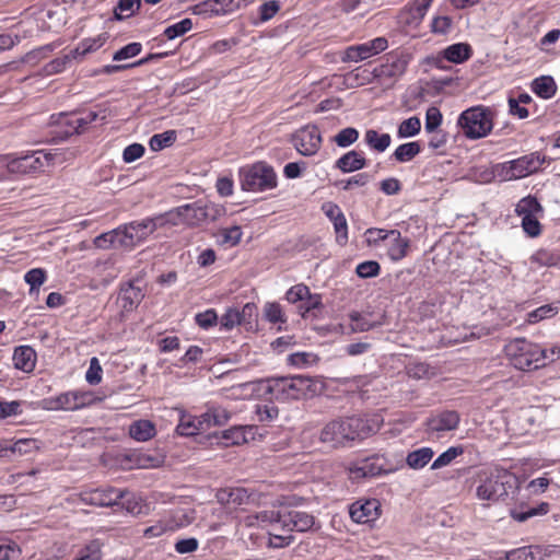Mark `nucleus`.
<instances>
[{
  "label": "nucleus",
  "mask_w": 560,
  "mask_h": 560,
  "mask_svg": "<svg viewBox=\"0 0 560 560\" xmlns=\"http://www.w3.org/2000/svg\"><path fill=\"white\" fill-rule=\"evenodd\" d=\"M476 497L497 502L514 494L520 488L518 477L503 468H486L476 472Z\"/></svg>",
  "instance_id": "1"
},
{
  "label": "nucleus",
  "mask_w": 560,
  "mask_h": 560,
  "mask_svg": "<svg viewBox=\"0 0 560 560\" xmlns=\"http://www.w3.org/2000/svg\"><path fill=\"white\" fill-rule=\"evenodd\" d=\"M373 432L368 420L360 417H347L328 422L320 431L319 440L332 447L347 446L355 440H362Z\"/></svg>",
  "instance_id": "2"
},
{
  "label": "nucleus",
  "mask_w": 560,
  "mask_h": 560,
  "mask_svg": "<svg viewBox=\"0 0 560 560\" xmlns=\"http://www.w3.org/2000/svg\"><path fill=\"white\" fill-rule=\"evenodd\" d=\"M266 392L276 400L290 401L313 397L317 387L313 378L307 376H281L268 380Z\"/></svg>",
  "instance_id": "3"
},
{
  "label": "nucleus",
  "mask_w": 560,
  "mask_h": 560,
  "mask_svg": "<svg viewBox=\"0 0 560 560\" xmlns=\"http://www.w3.org/2000/svg\"><path fill=\"white\" fill-rule=\"evenodd\" d=\"M5 159L8 171L20 175L44 172L46 167L65 161L63 153L60 150H36L30 154L22 156L9 155Z\"/></svg>",
  "instance_id": "4"
},
{
  "label": "nucleus",
  "mask_w": 560,
  "mask_h": 560,
  "mask_svg": "<svg viewBox=\"0 0 560 560\" xmlns=\"http://www.w3.org/2000/svg\"><path fill=\"white\" fill-rule=\"evenodd\" d=\"M510 363L517 370L532 371L539 368L542 347L525 338H515L504 346Z\"/></svg>",
  "instance_id": "5"
},
{
  "label": "nucleus",
  "mask_w": 560,
  "mask_h": 560,
  "mask_svg": "<svg viewBox=\"0 0 560 560\" xmlns=\"http://www.w3.org/2000/svg\"><path fill=\"white\" fill-rule=\"evenodd\" d=\"M167 224V217L160 214L153 218H145L140 221H132L119 225L122 234L120 240L121 248L132 249L143 243L159 228Z\"/></svg>",
  "instance_id": "6"
},
{
  "label": "nucleus",
  "mask_w": 560,
  "mask_h": 560,
  "mask_svg": "<svg viewBox=\"0 0 560 560\" xmlns=\"http://www.w3.org/2000/svg\"><path fill=\"white\" fill-rule=\"evenodd\" d=\"M466 138L480 139L487 137L493 128L492 112L483 106H475L464 110L457 121Z\"/></svg>",
  "instance_id": "7"
},
{
  "label": "nucleus",
  "mask_w": 560,
  "mask_h": 560,
  "mask_svg": "<svg viewBox=\"0 0 560 560\" xmlns=\"http://www.w3.org/2000/svg\"><path fill=\"white\" fill-rule=\"evenodd\" d=\"M240 183L243 190L265 191L277 186V175L270 165L265 162H257L241 168Z\"/></svg>",
  "instance_id": "8"
},
{
  "label": "nucleus",
  "mask_w": 560,
  "mask_h": 560,
  "mask_svg": "<svg viewBox=\"0 0 560 560\" xmlns=\"http://www.w3.org/2000/svg\"><path fill=\"white\" fill-rule=\"evenodd\" d=\"M515 213L521 218V226L528 237L535 238L541 234L539 220L544 215V208L535 197L522 198L515 206Z\"/></svg>",
  "instance_id": "9"
},
{
  "label": "nucleus",
  "mask_w": 560,
  "mask_h": 560,
  "mask_svg": "<svg viewBox=\"0 0 560 560\" xmlns=\"http://www.w3.org/2000/svg\"><path fill=\"white\" fill-rule=\"evenodd\" d=\"M96 401L92 392L70 390L43 400L46 410L73 411L91 406Z\"/></svg>",
  "instance_id": "10"
},
{
  "label": "nucleus",
  "mask_w": 560,
  "mask_h": 560,
  "mask_svg": "<svg viewBox=\"0 0 560 560\" xmlns=\"http://www.w3.org/2000/svg\"><path fill=\"white\" fill-rule=\"evenodd\" d=\"M544 162L537 152L523 155L501 165V176L504 180L524 178L538 171Z\"/></svg>",
  "instance_id": "11"
},
{
  "label": "nucleus",
  "mask_w": 560,
  "mask_h": 560,
  "mask_svg": "<svg viewBox=\"0 0 560 560\" xmlns=\"http://www.w3.org/2000/svg\"><path fill=\"white\" fill-rule=\"evenodd\" d=\"M407 61L401 56H389L374 68L375 82L383 89H392L406 72Z\"/></svg>",
  "instance_id": "12"
},
{
  "label": "nucleus",
  "mask_w": 560,
  "mask_h": 560,
  "mask_svg": "<svg viewBox=\"0 0 560 560\" xmlns=\"http://www.w3.org/2000/svg\"><path fill=\"white\" fill-rule=\"evenodd\" d=\"M164 215L167 217V224L177 225L183 223L196 226L208 220L209 207L207 205L196 202L180 206Z\"/></svg>",
  "instance_id": "13"
},
{
  "label": "nucleus",
  "mask_w": 560,
  "mask_h": 560,
  "mask_svg": "<svg viewBox=\"0 0 560 560\" xmlns=\"http://www.w3.org/2000/svg\"><path fill=\"white\" fill-rule=\"evenodd\" d=\"M388 47V42L385 37H376L372 40L348 46L341 56L342 62H359L376 56Z\"/></svg>",
  "instance_id": "14"
},
{
  "label": "nucleus",
  "mask_w": 560,
  "mask_h": 560,
  "mask_svg": "<svg viewBox=\"0 0 560 560\" xmlns=\"http://www.w3.org/2000/svg\"><path fill=\"white\" fill-rule=\"evenodd\" d=\"M125 497V491L113 487L91 489L78 494V501L94 506L118 505Z\"/></svg>",
  "instance_id": "15"
},
{
  "label": "nucleus",
  "mask_w": 560,
  "mask_h": 560,
  "mask_svg": "<svg viewBox=\"0 0 560 560\" xmlns=\"http://www.w3.org/2000/svg\"><path fill=\"white\" fill-rule=\"evenodd\" d=\"M292 142L299 153L312 156L320 149L323 139L319 129L316 126L308 125L293 135Z\"/></svg>",
  "instance_id": "16"
},
{
  "label": "nucleus",
  "mask_w": 560,
  "mask_h": 560,
  "mask_svg": "<svg viewBox=\"0 0 560 560\" xmlns=\"http://www.w3.org/2000/svg\"><path fill=\"white\" fill-rule=\"evenodd\" d=\"M322 211L330 220L336 233V242L345 246L348 243V222L341 208L332 202L326 201L322 205Z\"/></svg>",
  "instance_id": "17"
},
{
  "label": "nucleus",
  "mask_w": 560,
  "mask_h": 560,
  "mask_svg": "<svg viewBox=\"0 0 560 560\" xmlns=\"http://www.w3.org/2000/svg\"><path fill=\"white\" fill-rule=\"evenodd\" d=\"M349 514L353 522L368 524L380 517L381 504L376 499L359 500L350 505Z\"/></svg>",
  "instance_id": "18"
},
{
  "label": "nucleus",
  "mask_w": 560,
  "mask_h": 560,
  "mask_svg": "<svg viewBox=\"0 0 560 560\" xmlns=\"http://www.w3.org/2000/svg\"><path fill=\"white\" fill-rule=\"evenodd\" d=\"M315 524V517L306 512L301 511H289L282 513L280 520V528L292 534V532H307Z\"/></svg>",
  "instance_id": "19"
},
{
  "label": "nucleus",
  "mask_w": 560,
  "mask_h": 560,
  "mask_svg": "<svg viewBox=\"0 0 560 560\" xmlns=\"http://www.w3.org/2000/svg\"><path fill=\"white\" fill-rule=\"evenodd\" d=\"M550 555L548 548L529 545L508 551L497 552V560H545Z\"/></svg>",
  "instance_id": "20"
},
{
  "label": "nucleus",
  "mask_w": 560,
  "mask_h": 560,
  "mask_svg": "<svg viewBox=\"0 0 560 560\" xmlns=\"http://www.w3.org/2000/svg\"><path fill=\"white\" fill-rule=\"evenodd\" d=\"M377 457H368L349 466V472L352 479L375 477L382 474V466L377 463Z\"/></svg>",
  "instance_id": "21"
},
{
  "label": "nucleus",
  "mask_w": 560,
  "mask_h": 560,
  "mask_svg": "<svg viewBox=\"0 0 560 560\" xmlns=\"http://www.w3.org/2000/svg\"><path fill=\"white\" fill-rule=\"evenodd\" d=\"M12 360L15 369L31 373L35 369L37 354L31 346H19L14 349Z\"/></svg>",
  "instance_id": "22"
},
{
  "label": "nucleus",
  "mask_w": 560,
  "mask_h": 560,
  "mask_svg": "<svg viewBox=\"0 0 560 560\" xmlns=\"http://www.w3.org/2000/svg\"><path fill=\"white\" fill-rule=\"evenodd\" d=\"M366 166V159L362 152L351 150L341 155L335 163V167L342 173H352Z\"/></svg>",
  "instance_id": "23"
},
{
  "label": "nucleus",
  "mask_w": 560,
  "mask_h": 560,
  "mask_svg": "<svg viewBox=\"0 0 560 560\" xmlns=\"http://www.w3.org/2000/svg\"><path fill=\"white\" fill-rule=\"evenodd\" d=\"M387 255L390 260L399 261L407 256L409 240L401 236L398 230H393L389 241L386 242Z\"/></svg>",
  "instance_id": "24"
},
{
  "label": "nucleus",
  "mask_w": 560,
  "mask_h": 560,
  "mask_svg": "<svg viewBox=\"0 0 560 560\" xmlns=\"http://www.w3.org/2000/svg\"><path fill=\"white\" fill-rule=\"evenodd\" d=\"M432 1L433 0H412L401 14L402 22L411 26L419 25Z\"/></svg>",
  "instance_id": "25"
},
{
  "label": "nucleus",
  "mask_w": 560,
  "mask_h": 560,
  "mask_svg": "<svg viewBox=\"0 0 560 560\" xmlns=\"http://www.w3.org/2000/svg\"><path fill=\"white\" fill-rule=\"evenodd\" d=\"M343 84L348 89H354L375 82L374 69L370 70L365 67H357L343 74Z\"/></svg>",
  "instance_id": "26"
},
{
  "label": "nucleus",
  "mask_w": 560,
  "mask_h": 560,
  "mask_svg": "<svg viewBox=\"0 0 560 560\" xmlns=\"http://www.w3.org/2000/svg\"><path fill=\"white\" fill-rule=\"evenodd\" d=\"M254 433V427H232L221 433V444L223 446L240 445L248 442V434Z\"/></svg>",
  "instance_id": "27"
},
{
  "label": "nucleus",
  "mask_w": 560,
  "mask_h": 560,
  "mask_svg": "<svg viewBox=\"0 0 560 560\" xmlns=\"http://www.w3.org/2000/svg\"><path fill=\"white\" fill-rule=\"evenodd\" d=\"M176 431L179 435L184 436H192L207 431L205 421H202V415H183L180 417L179 423L176 427Z\"/></svg>",
  "instance_id": "28"
},
{
  "label": "nucleus",
  "mask_w": 560,
  "mask_h": 560,
  "mask_svg": "<svg viewBox=\"0 0 560 560\" xmlns=\"http://www.w3.org/2000/svg\"><path fill=\"white\" fill-rule=\"evenodd\" d=\"M98 117V114L96 112L90 110L86 113L78 115H65L63 117V124L69 126L71 130L70 133H82L84 132L88 127L94 122Z\"/></svg>",
  "instance_id": "29"
},
{
  "label": "nucleus",
  "mask_w": 560,
  "mask_h": 560,
  "mask_svg": "<svg viewBox=\"0 0 560 560\" xmlns=\"http://www.w3.org/2000/svg\"><path fill=\"white\" fill-rule=\"evenodd\" d=\"M255 311V305L247 303L243 306L242 311L237 308H229L220 318V325L226 330L240 325L246 315H252Z\"/></svg>",
  "instance_id": "30"
},
{
  "label": "nucleus",
  "mask_w": 560,
  "mask_h": 560,
  "mask_svg": "<svg viewBox=\"0 0 560 560\" xmlns=\"http://www.w3.org/2000/svg\"><path fill=\"white\" fill-rule=\"evenodd\" d=\"M232 413L222 406H212L202 413V421H205L206 430L211 427H221L229 422Z\"/></svg>",
  "instance_id": "31"
},
{
  "label": "nucleus",
  "mask_w": 560,
  "mask_h": 560,
  "mask_svg": "<svg viewBox=\"0 0 560 560\" xmlns=\"http://www.w3.org/2000/svg\"><path fill=\"white\" fill-rule=\"evenodd\" d=\"M143 296L144 294L142 290L130 283L126 288L121 289L119 301L121 303V307L125 311L130 312L140 304Z\"/></svg>",
  "instance_id": "32"
},
{
  "label": "nucleus",
  "mask_w": 560,
  "mask_h": 560,
  "mask_svg": "<svg viewBox=\"0 0 560 560\" xmlns=\"http://www.w3.org/2000/svg\"><path fill=\"white\" fill-rule=\"evenodd\" d=\"M155 433V425L150 420H138L129 425V435L138 442L149 441Z\"/></svg>",
  "instance_id": "33"
},
{
  "label": "nucleus",
  "mask_w": 560,
  "mask_h": 560,
  "mask_svg": "<svg viewBox=\"0 0 560 560\" xmlns=\"http://www.w3.org/2000/svg\"><path fill=\"white\" fill-rule=\"evenodd\" d=\"M217 499L223 504L241 505L248 501L249 494L244 488H226L218 491Z\"/></svg>",
  "instance_id": "34"
},
{
  "label": "nucleus",
  "mask_w": 560,
  "mask_h": 560,
  "mask_svg": "<svg viewBox=\"0 0 560 560\" xmlns=\"http://www.w3.org/2000/svg\"><path fill=\"white\" fill-rule=\"evenodd\" d=\"M532 91L539 97L549 100L555 96L557 85L552 77L541 75L532 82Z\"/></svg>",
  "instance_id": "35"
},
{
  "label": "nucleus",
  "mask_w": 560,
  "mask_h": 560,
  "mask_svg": "<svg viewBox=\"0 0 560 560\" xmlns=\"http://www.w3.org/2000/svg\"><path fill=\"white\" fill-rule=\"evenodd\" d=\"M106 40V34H100L96 37L85 38L81 40L73 50H71L72 57L75 59L78 57H83L90 52L96 51L105 44Z\"/></svg>",
  "instance_id": "36"
},
{
  "label": "nucleus",
  "mask_w": 560,
  "mask_h": 560,
  "mask_svg": "<svg viewBox=\"0 0 560 560\" xmlns=\"http://www.w3.org/2000/svg\"><path fill=\"white\" fill-rule=\"evenodd\" d=\"M434 456L431 447H420L410 452L406 457L407 465L412 469L423 468Z\"/></svg>",
  "instance_id": "37"
},
{
  "label": "nucleus",
  "mask_w": 560,
  "mask_h": 560,
  "mask_svg": "<svg viewBox=\"0 0 560 560\" xmlns=\"http://www.w3.org/2000/svg\"><path fill=\"white\" fill-rule=\"evenodd\" d=\"M9 457L23 456L39 450L36 439H20L13 443L9 441Z\"/></svg>",
  "instance_id": "38"
},
{
  "label": "nucleus",
  "mask_w": 560,
  "mask_h": 560,
  "mask_svg": "<svg viewBox=\"0 0 560 560\" xmlns=\"http://www.w3.org/2000/svg\"><path fill=\"white\" fill-rule=\"evenodd\" d=\"M121 232L119 230V226L117 229H114L109 232H105L98 236H96L93 241V244L95 247L101 249H109L112 247H121L120 246V240H121Z\"/></svg>",
  "instance_id": "39"
},
{
  "label": "nucleus",
  "mask_w": 560,
  "mask_h": 560,
  "mask_svg": "<svg viewBox=\"0 0 560 560\" xmlns=\"http://www.w3.org/2000/svg\"><path fill=\"white\" fill-rule=\"evenodd\" d=\"M364 140L370 148L376 150L377 152H384L392 142V138L388 133H378L373 129L366 130Z\"/></svg>",
  "instance_id": "40"
},
{
  "label": "nucleus",
  "mask_w": 560,
  "mask_h": 560,
  "mask_svg": "<svg viewBox=\"0 0 560 560\" xmlns=\"http://www.w3.org/2000/svg\"><path fill=\"white\" fill-rule=\"evenodd\" d=\"M189 523H190L189 520H187L186 522H179V523L158 522L156 524L147 527L143 530V536L147 537V538L160 537V536H162L163 534H165L167 532H174L177 528H179V527H182L184 525H187Z\"/></svg>",
  "instance_id": "41"
},
{
  "label": "nucleus",
  "mask_w": 560,
  "mask_h": 560,
  "mask_svg": "<svg viewBox=\"0 0 560 560\" xmlns=\"http://www.w3.org/2000/svg\"><path fill=\"white\" fill-rule=\"evenodd\" d=\"M219 235V244L226 246V247H233L237 245L241 242L243 232L241 226L234 225L231 228H224L221 229L218 233Z\"/></svg>",
  "instance_id": "42"
},
{
  "label": "nucleus",
  "mask_w": 560,
  "mask_h": 560,
  "mask_svg": "<svg viewBox=\"0 0 560 560\" xmlns=\"http://www.w3.org/2000/svg\"><path fill=\"white\" fill-rule=\"evenodd\" d=\"M141 7V0H119L114 9V15L117 20H124L132 16Z\"/></svg>",
  "instance_id": "43"
},
{
  "label": "nucleus",
  "mask_w": 560,
  "mask_h": 560,
  "mask_svg": "<svg viewBox=\"0 0 560 560\" xmlns=\"http://www.w3.org/2000/svg\"><path fill=\"white\" fill-rule=\"evenodd\" d=\"M393 230H385L378 228H370L365 231V241L369 246L378 247L382 243L384 245L389 241Z\"/></svg>",
  "instance_id": "44"
},
{
  "label": "nucleus",
  "mask_w": 560,
  "mask_h": 560,
  "mask_svg": "<svg viewBox=\"0 0 560 560\" xmlns=\"http://www.w3.org/2000/svg\"><path fill=\"white\" fill-rule=\"evenodd\" d=\"M420 152V145L418 142H408L400 144L394 152V158L398 162H409Z\"/></svg>",
  "instance_id": "45"
},
{
  "label": "nucleus",
  "mask_w": 560,
  "mask_h": 560,
  "mask_svg": "<svg viewBox=\"0 0 560 560\" xmlns=\"http://www.w3.org/2000/svg\"><path fill=\"white\" fill-rule=\"evenodd\" d=\"M421 130V121L419 117L412 116L405 119L398 126L397 135L399 138H410L418 135Z\"/></svg>",
  "instance_id": "46"
},
{
  "label": "nucleus",
  "mask_w": 560,
  "mask_h": 560,
  "mask_svg": "<svg viewBox=\"0 0 560 560\" xmlns=\"http://www.w3.org/2000/svg\"><path fill=\"white\" fill-rule=\"evenodd\" d=\"M21 555L19 545L12 539L0 536V560H14Z\"/></svg>",
  "instance_id": "47"
},
{
  "label": "nucleus",
  "mask_w": 560,
  "mask_h": 560,
  "mask_svg": "<svg viewBox=\"0 0 560 560\" xmlns=\"http://www.w3.org/2000/svg\"><path fill=\"white\" fill-rule=\"evenodd\" d=\"M287 361L292 366L303 369L317 363L318 357L312 352H295L291 353Z\"/></svg>",
  "instance_id": "48"
},
{
  "label": "nucleus",
  "mask_w": 560,
  "mask_h": 560,
  "mask_svg": "<svg viewBox=\"0 0 560 560\" xmlns=\"http://www.w3.org/2000/svg\"><path fill=\"white\" fill-rule=\"evenodd\" d=\"M25 282L30 285V293H38L40 285L46 281V271L42 268H33L24 276Z\"/></svg>",
  "instance_id": "49"
},
{
  "label": "nucleus",
  "mask_w": 560,
  "mask_h": 560,
  "mask_svg": "<svg viewBox=\"0 0 560 560\" xmlns=\"http://www.w3.org/2000/svg\"><path fill=\"white\" fill-rule=\"evenodd\" d=\"M191 28H192V21H191V19L186 18L175 24L167 26L164 30L163 35L167 39L172 40L179 36H183L184 34L189 32Z\"/></svg>",
  "instance_id": "50"
},
{
  "label": "nucleus",
  "mask_w": 560,
  "mask_h": 560,
  "mask_svg": "<svg viewBox=\"0 0 560 560\" xmlns=\"http://www.w3.org/2000/svg\"><path fill=\"white\" fill-rule=\"evenodd\" d=\"M176 139V133L174 130H168L162 133H156L151 137L149 141V145L152 151H160L164 148L170 147Z\"/></svg>",
  "instance_id": "51"
},
{
  "label": "nucleus",
  "mask_w": 560,
  "mask_h": 560,
  "mask_svg": "<svg viewBox=\"0 0 560 560\" xmlns=\"http://www.w3.org/2000/svg\"><path fill=\"white\" fill-rule=\"evenodd\" d=\"M74 560H102V544L98 539L90 541L79 551Z\"/></svg>",
  "instance_id": "52"
},
{
  "label": "nucleus",
  "mask_w": 560,
  "mask_h": 560,
  "mask_svg": "<svg viewBox=\"0 0 560 560\" xmlns=\"http://www.w3.org/2000/svg\"><path fill=\"white\" fill-rule=\"evenodd\" d=\"M349 317L352 332H364L375 327V323L371 322L368 316L358 312L351 313Z\"/></svg>",
  "instance_id": "53"
},
{
  "label": "nucleus",
  "mask_w": 560,
  "mask_h": 560,
  "mask_svg": "<svg viewBox=\"0 0 560 560\" xmlns=\"http://www.w3.org/2000/svg\"><path fill=\"white\" fill-rule=\"evenodd\" d=\"M359 139V131L353 127L341 129L335 137V143L340 148H347Z\"/></svg>",
  "instance_id": "54"
},
{
  "label": "nucleus",
  "mask_w": 560,
  "mask_h": 560,
  "mask_svg": "<svg viewBox=\"0 0 560 560\" xmlns=\"http://www.w3.org/2000/svg\"><path fill=\"white\" fill-rule=\"evenodd\" d=\"M74 59L72 57V52L70 51L69 55H65L62 57L56 58L44 66L43 71L46 75H52L60 73L66 70L68 63Z\"/></svg>",
  "instance_id": "55"
},
{
  "label": "nucleus",
  "mask_w": 560,
  "mask_h": 560,
  "mask_svg": "<svg viewBox=\"0 0 560 560\" xmlns=\"http://www.w3.org/2000/svg\"><path fill=\"white\" fill-rule=\"evenodd\" d=\"M355 272L360 278H363V279L374 278L380 275L381 266L375 260H366V261L360 262L357 266Z\"/></svg>",
  "instance_id": "56"
},
{
  "label": "nucleus",
  "mask_w": 560,
  "mask_h": 560,
  "mask_svg": "<svg viewBox=\"0 0 560 560\" xmlns=\"http://www.w3.org/2000/svg\"><path fill=\"white\" fill-rule=\"evenodd\" d=\"M264 314L268 322L277 324V323H285V316L283 314L282 307L279 303L271 302L267 303L264 307Z\"/></svg>",
  "instance_id": "57"
},
{
  "label": "nucleus",
  "mask_w": 560,
  "mask_h": 560,
  "mask_svg": "<svg viewBox=\"0 0 560 560\" xmlns=\"http://www.w3.org/2000/svg\"><path fill=\"white\" fill-rule=\"evenodd\" d=\"M257 517L259 525H266L271 524L273 527V530H277L278 527H280V520L282 518V512L275 511V510H265L257 512Z\"/></svg>",
  "instance_id": "58"
},
{
  "label": "nucleus",
  "mask_w": 560,
  "mask_h": 560,
  "mask_svg": "<svg viewBox=\"0 0 560 560\" xmlns=\"http://www.w3.org/2000/svg\"><path fill=\"white\" fill-rule=\"evenodd\" d=\"M558 312L557 307H553L552 305H542L533 312L528 313L527 322L529 324L538 323L539 320H542L545 318H550L555 316Z\"/></svg>",
  "instance_id": "59"
},
{
  "label": "nucleus",
  "mask_w": 560,
  "mask_h": 560,
  "mask_svg": "<svg viewBox=\"0 0 560 560\" xmlns=\"http://www.w3.org/2000/svg\"><path fill=\"white\" fill-rule=\"evenodd\" d=\"M294 540L290 533L283 532L280 527L270 533L269 544L273 548H283L289 546Z\"/></svg>",
  "instance_id": "60"
},
{
  "label": "nucleus",
  "mask_w": 560,
  "mask_h": 560,
  "mask_svg": "<svg viewBox=\"0 0 560 560\" xmlns=\"http://www.w3.org/2000/svg\"><path fill=\"white\" fill-rule=\"evenodd\" d=\"M308 287L303 284V283H299V284H295L293 287H291L287 293H285V299L288 302L292 303V304H295L298 302H304V300L308 296Z\"/></svg>",
  "instance_id": "61"
},
{
  "label": "nucleus",
  "mask_w": 560,
  "mask_h": 560,
  "mask_svg": "<svg viewBox=\"0 0 560 560\" xmlns=\"http://www.w3.org/2000/svg\"><path fill=\"white\" fill-rule=\"evenodd\" d=\"M141 49H142V45L140 43H136V42L130 43V44L121 47L120 49H118L114 54L113 60L121 61V60H126V59L136 57L137 55H139L141 52Z\"/></svg>",
  "instance_id": "62"
},
{
  "label": "nucleus",
  "mask_w": 560,
  "mask_h": 560,
  "mask_svg": "<svg viewBox=\"0 0 560 560\" xmlns=\"http://www.w3.org/2000/svg\"><path fill=\"white\" fill-rule=\"evenodd\" d=\"M371 179V176L368 173H359L354 176L349 177L348 179L340 180L337 185L340 186L342 190H350L353 187H363Z\"/></svg>",
  "instance_id": "63"
},
{
  "label": "nucleus",
  "mask_w": 560,
  "mask_h": 560,
  "mask_svg": "<svg viewBox=\"0 0 560 560\" xmlns=\"http://www.w3.org/2000/svg\"><path fill=\"white\" fill-rule=\"evenodd\" d=\"M102 366L97 358L93 357L90 360V366L85 373V380L91 385H97L102 381Z\"/></svg>",
  "instance_id": "64"
}]
</instances>
